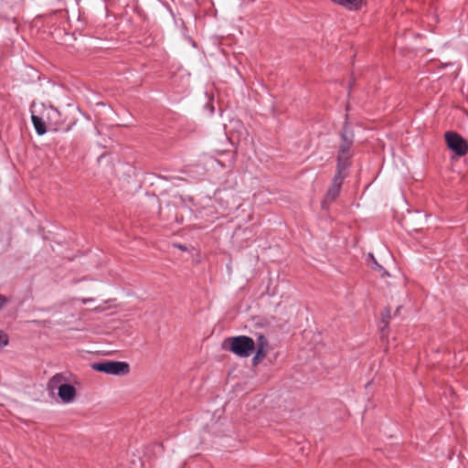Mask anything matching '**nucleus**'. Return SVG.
<instances>
[{
  "label": "nucleus",
  "instance_id": "423d86ee",
  "mask_svg": "<svg viewBox=\"0 0 468 468\" xmlns=\"http://www.w3.org/2000/svg\"><path fill=\"white\" fill-rule=\"evenodd\" d=\"M345 177V171L337 169L333 178L331 186L326 193V200L334 201L338 197Z\"/></svg>",
  "mask_w": 468,
  "mask_h": 468
},
{
  "label": "nucleus",
  "instance_id": "9b49d317",
  "mask_svg": "<svg viewBox=\"0 0 468 468\" xmlns=\"http://www.w3.org/2000/svg\"><path fill=\"white\" fill-rule=\"evenodd\" d=\"M268 340L263 335H259L257 337V348L268 349Z\"/></svg>",
  "mask_w": 468,
  "mask_h": 468
},
{
  "label": "nucleus",
  "instance_id": "6e6552de",
  "mask_svg": "<svg viewBox=\"0 0 468 468\" xmlns=\"http://www.w3.org/2000/svg\"><path fill=\"white\" fill-rule=\"evenodd\" d=\"M365 5L363 0H345L344 7L351 11H357Z\"/></svg>",
  "mask_w": 468,
  "mask_h": 468
},
{
  "label": "nucleus",
  "instance_id": "4468645a",
  "mask_svg": "<svg viewBox=\"0 0 468 468\" xmlns=\"http://www.w3.org/2000/svg\"><path fill=\"white\" fill-rule=\"evenodd\" d=\"M6 303V299L0 295V309Z\"/></svg>",
  "mask_w": 468,
  "mask_h": 468
},
{
  "label": "nucleus",
  "instance_id": "1a4fd4ad",
  "mask_svg": "<svg viewBox=\"0 0 468 468\" xmlns=\"http://www.w3.org/2000/svg\"><path fill=\"white\" fill-rule=\"evenodd\" d=\"M64 377L61 374H56L51 378V379L48 382V387L51 389L58 388V386L63 384Z\"/></svg>",
  "mask_w": 468,
  "mask_h": 468
},
{
  "label": "nucleus",
  "instance_id": "0eeeda50",
  "mask_svg": "<svg viewBox=\"0 0 468 468\" xmlns=\"http://www.w3.org/2000/svg\"><path fill=\"white\" fill-rule=\"evenodd\" d=\"M58 395L64 403H70L76 397V388L70 384L58 386Z\"/></svg>",
  "mask_w": 468,
  "mask_h": 468
},
{
  "label": "nucleus",
  "instance_id": "20e7f679",
  "mask_svg": "<svg viewBox=\"0 0 468 468\" xmlns=\"http://www.w3.org/2000/svg\"><path fill=\"white\" fill-rule=\"evenodd\" d=\"M91 367L95 371L115 376L124 375L130 371L129 364L122 361H105L94 363L92 364Z\"/></svg>",
  "mask_w": 468,
  "mask_h": 468
},
{
  "label": "nucleus",
  "instance_id": "f8f14e48",
  "mask_svg": "<svg viewBox=\"0 0 468 468\" xmlns=\"http://www.w3.org/2000/svg\"><path fill=\"white\" fill-rule=\"evenodd\" d=\"M9 344L8 335L0 329V350Z\"/></svg>",
  "mask_w": 468,
  "mask_h": 468
},
{
  "label": "nucleus",
  "instance_id": "dca6fc26",
  "mask_svg": "<svg viewBox=\"0 0 468 468\" xmlns=\"http://www.w3.org/2000/svg\"><path fill=\"white\" fill-rule=\"evenodd\" d=\"M80 301H81L82 303L85 304L87 303L92 302L93 299L92 298H82V299H80Z\"/></svg>",
  "mask_w": 468,
  "mask_h": 468
},
{
  "label": "nucleus",
  "instance_id": "7ed1b4c3",
  "mask_svg": "<svg viewBox=\"0 0 468 468\" xmlns=\"http://www.w3.org/2000/svg\"><path fill=\"white\" fill-rule=\"evenodd\" d=\"M341 144L339 146V154L337 157V169L345 171L349 165V159L352 156L351 147L353 144V135L345 129L341 133Z\"/></svg>",
  "mask_w": 468,
  "mask_h": 468
},
{
  "label": "nucleus",
  "instance_id": "f257e3e1",
  "mask_svg": "<svg viewBox=\"0 0 468 468\" xmlns=\"http://www.w3.org/2000/svg\"><path fill=\"white\" fill-rule=\"evenodd\" d=\"M31 120L37 133L43 135L47 132V125L60 123V112L52 105L41 103L37 109L32 110Z\"/></svg>",
  "mask_w": 468,
  "mask_h": 468
},
{
  "label": "nucleus",
  "instance_id": "9d476101",
  "mask_svg": "<svg viewBox=\"0 0 468 468\" xmlns=\"http://www.w3.org/2000/svg\"><path fill=\"white\" fill-rule=\"evenodd\" d=\"M368 258H370V260L372 261V269L381 271V276L388 275V272L383 269V267L380 264L378 263L373 254L369 253Z\"/></svg>",
  "mask_w": 468,
  "mask_h": 468
},
{
  "label": "nucleus",
  "instance_id": "f03ea898",
  "mask_svg": "<svg viewBox=\"0 0 468 468\" xmlns=\"http://www.w3.org/2000/svg\"><path fill=\"white\" fill-rule=\"evenodd\" d=\"M223 347L239 357H249L255 350L256 344L247 335H239L225 339Z\"/></svg>",
  "mask_w": 468,
  "mask_h": 468
},
{
  "label": "nucleus",
  "instance_id": "39448f33",
  "mask_svg": "<svg viewBox=\"0 0 468 468\" xmlns=\"http://www.w3.org/2000/svg\"><path fill=\"white\" fill-rule=\"evenodd\" d=\"M447 147L457 156H464L468 153V143L459 133L449 131L444 134Z\"/></svg>",
  "mask_w": 468,
  "mask_h": 468
},
{
  "label": "nucleus",
  "instance_id": "2eb2a0df",
  "mask_svg": "<svg viewBox=\"0 0 468 468\" xmlns=\"http://www.w3.org/2000/svg\"><path fill=\"white\" fill-rule=\"evenodd\" d=\"M261 360V359L257 355H255V356H253V358H252V363H253L254 365H257Z\"/></svg>",
  "mask_w": 468,
  "mask_h": 468
},
{
  "label": "nucleus",
  "instance_id": "ddd939ff",
  "mask_svg": "<svg viewBox=\"0 0 468 468\" xmlns=\"http://www.w3.org/2000/svg\"><path fill=\"white\" fill-rule=\"evenodd\" d=\"M255 355H257L262 360L267 355V349L257 348Z\"/></svg>",
  "mask_w": 468,
  "mask_h": 468
}]
</instances>
